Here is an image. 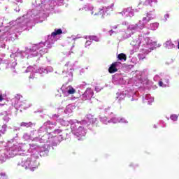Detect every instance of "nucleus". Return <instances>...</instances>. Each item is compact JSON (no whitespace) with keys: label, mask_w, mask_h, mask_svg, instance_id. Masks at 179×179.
Returning <instances> with one entry per match:
<instances>
[{"label":"nucleus","mask_w":179,"mask_h":179,"mask_svg":"<svg viewBox=\"0 0 179 179\" xmlns=\"http://www.w3.org/2000/svg\"><path fill=\"white\" fill-rule=\"evenodd\" d=\"M20 125L21 127H26L27 128H29V127H30L31 125H33V123H31V122H29L28 123L22 122Z\"/></svg>","instance_id":"9"},{"label":"nucleus","mask_w":179,"mask_h":179,"mask_svg":"<svg viewBox=\"0 0 179 179\" xmlns=\"http://www.w3.org/2000/svg\"><path fill=\"white\" fill-rule=\"evenodd\" d=\"M61 34H62V29H55V31L51 33L52 37H55V36H59Z\"/></svg>","instance_id":"5"},{"label":"nucleus","mask_w":179,"mask_h":179,"mask_svg":"<svg viewBox=\"0 0 179 179\" xmlns=\"http://www.w3.org/2000/svg\"><path fill=\"white\" fill-rule=\"evenodd\" d=\"M80 136L82 138V137H83V134H80Z\"/></svg>","instance_id":"22"},{"label":"nucleus","mask_w":179,"mask_h":179,"mask_svg":"<svg viewBox=\"0 0 179 179\" xmlns=\"http://www.w3.org/2000/svg\"><path fill=\"white\" fill-rule=\"evenodd\" d=\"M91 45H92V41H87L85 42V48H87V47H89Z\"/></svg>","instance_id":"12"},{"label":"nucleus","mask_w":179,"mask_h":179,"mask_svg":"<svg viewBox=\"0 0 179 179\" xmlns=\"http://www.w3.org/2000/svg\"><path fill=\"white\" fill-rule=\"evenodd\" d=\"M159 86H163V82L162 81H159Z\"/></svg>","instance_id":"19"},{"label":"nucleus","mask_w":179,"mask_h":179,"mask_svg":"<svg viewBox=\"0 0 179 179\" xmlns=\"http://www.w3.org/2000/svg\"><path fill=\"white\" fill-rule=\"evenodd\" d=\"M20 99H22V96L20 94H17L15 96V100H20Z\"/></svg>","instance_id":"15"},{"label":"nucleus","mask_w":179,"mask_h":179,"mask_svg":"<svg viewBox=\"0 0 179 179\" xmlns=\"http://www.w3.org/2000/svg\"><path fill=\"white\" fill-rule=\"evenodd\" d=\"M169 17H170V15H169V14H165V15H164V22H167V19H169Z\"/></svg>","instance_id":"14"},{"label":"nucleus","mask_w":179,"mask_h":179,"mask_svg":"<svg viewBox=\"0 0 179 179\" xmlns=\"http://www.w3.org/2000/svg\"><path fill=\"white\" fill-rule=\"evenodd\" d=\"M53 133H55V135H59V134H61V130L55 129V130H54Z\"/></svg>","instance_id":"13"},{"label":"nucleus","mask_w":179,"mask_h":179,"mask_svg":"<svg viewBox=\"0 0 179 179\" xmlns=\"http://www.w3.org/2000/svg\"><path fill=\"white\" fill-rule=\"evenodd\" d=\"M0 177H6V174L1 173H0Z\"/></svg>","instance_id":"17"},{"label":"nucleus","mask_w":179,"mask_h":179,"mask_svg":"<svg viewBox=\"0 0 179 179\" xmlns=\"http://www.w3.org/2000/svg\"><path fill=\"white\" fill-rule=\"evenodd\" d=\"M136 28V27H133V28H131V30H135Z\"/></svg>","instance_id":"21"},{"label":"nucleus","mask_w":179,"mask_h":179,"mask_svg":"<svg viewBox=\"0 0 179 179\" xmlns=\"http://www.w3.org/2000/svg\"><path fill=\"white\" fill-rule=\"evenodd\" d=\"M3 96H2V95L0 94V101H3Z\"/></svg>","instance_id":"18"},{"label":"nucleus","mask_w":179,"mask_h":179,"mask_svg":"<svg viewBox=\"0 0 179 179\" xmlns=\"http://www.w3.org/2000/svg\"><path fill=\"white\" fill-rule=\"evenodd\" d=\"M143 2H144V1H141V2L140 3V4H142V3H143Z\"/></svg>","instance_id":"23"},{"label":"nucleus","mask_w":179,"mask_h":179,"mask_svg":"<svg viewBox=\"0 0 179 179\" xmlns=\"http://www.w3.org/2000/svg\"><path fill=\"white\" fill-rule=\"evenodd\" d=\"M67 93L69 94H75V93H76V90H75L72 86H69Z\"/></svg>","instance_id":"7"},{"label":"nucleus","mask_w":179,"mask_h":179,"mask_svg":"<svg viewBox=\"0 0 179 179\" xmlns=\"http://www.w3.org/2000/svg\"><path fill=\"white\" fill-rule=\"evenodd\" d=\"M88 38L90 41H96V43L99 42V38L96 36H90Z\"/></svg>","instance_id":"8"},{"label":"nucleus","mask_w":179,"mask_h":179,"mask_svg":"<svg viewBox=\"0 0 179 179\" xmlns=\"http://www.w3.org/2000/svg\"><path fill=\"white\" fill-rule=\"evenodd\" d=\"M0 33H1V29H0Z\"/></svg>","instance_id":"24"},{"label":"nucleus","mask_w":179,"mask_h":179,"mask_svg":"<svg viewBox=\"0 0 179 179\" xmlns=\"http://www.w3.org/2000/svg\"><path fill=\"white\" fill-rule=\"evenodd\" d=\"M93 94H94V92H93V90L91 89H87L84 93V96H85L87 99H92V97H93Z\"/></svg>","instance_id":"2"},{"label":"nucleus","mask_w":179,"mask_h":179,"mask_svg":"<svg viewBox=\"0 0 179 179\" xmlns=\"http://www.w3.org/2000/svg\"><path fill=\"white\" fill-rule=\"evenodd\" d=\"M117 58L120 61H127V55L120 53L118 55Z\"/></svg>","instance_id":"6"},{"label":"nucleus","mask_w":179,"mask_h":179,"mask_svg":"<svg viewBox=\"0 0 179 179\" xmlns=\"http://www.w3.org/2000/svg\"><path fill=\"white\" fill-rule=\"evenodd\" d=\"M87 118L90 121V124H94L96 121V117H94L92 114L87 115Z\"/></svg>","instance_id":"4"},{"label":"nucleus","mask_w":179,"mask_h":179,"mask_svg":"<svg viewBox=\"0 0 179 179\" xmlns=\"http://www.w3.org/2000/svg\"><path fill=\"white\" fill-rule=\"evenodd\" d=\"M170 118L172 121H177V120H178V116H177V115H171Z\"/></svg>","instance_id":"11"},{"label":"nucleus","mask_w":179,"mask_h":179,"mask_svg":"<svg viewBox=\"0 0 179 179\" xmlns=\"http://www.w3.org/2000/svg\"><path fill=\"white\" fill-rule=\"evenodd\" d=\"M118 62H114L110 66L108 69L109 73H115V72H118V69L117 67L118 66Z\"/></svg>","instance_id":"1"},{"label":"nucleus","mask_w":179,"mask_h":179,"mask_svg":"<svg viewBox=\"0 0 179 179\" xmlns=\"http://www.w3.org/2000/svg\"><path fill=\"white\" fill-rule=\"evenodd\" d=\"M152 19H153V17H152V14L148 13L146 14V17H144L143 18V22H144V23H149V22L152 20Z\"/></svg>","instance_id":"3"},{"label":"nucleus","mask_w":179,"mask_h":179,"mask_svg":"<svg viewBox=\"0 0 179 179\" xmlns=\"http://www.w3.org/2000/svg\"><path fill=\"white\" fill-rule=\"evenodd\" d=\"M6 128H7V126L6 124H4L2 126V129L0 130V134H5L6 132Z\"/></svg>","instance_id":"10"},{"label":"nucleus","mask_w":179,"mask_h":179,"mask_svg":"<svg viewBox=\"0 0 179 179\" xmlns=\"http://www.w3.org/2000/svg\"><path fill=\"white\" fill-rule=\"evenodd\" d=\"M26 163H28V166H30V160L27 159V160L26 161Z\"/></svg>","instance_id":"20"},{"label":"nucleus","mask_w":179,"mask_h":179,"mask_svg":"<svg viewBox=\"0 0 179 179\" xmlns=\"http://www.w3.org/2000/svg\"><path fill=\"white\" fill-rule=\"evenodd\" d=\"M147 2H148V3H152V2H157V0H147Z\"/></svg>","instance_id":"16"}]
</instances>
